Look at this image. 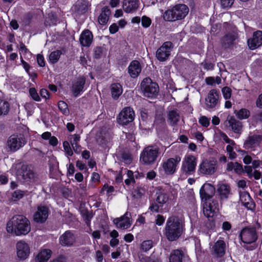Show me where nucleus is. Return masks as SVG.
I'll return each mask as SVG.
<instances>
[{
  "instance_id": "obj_48",
  "label": "nucleus",
  "mask_w": 262,
  "mask_h": 262,
  "mask_svg": "<svg viewBox=\"0 0 262 262\" xmlns=\"http://www.w3.org/2000/svg\"><path fill=\"white\" fill-rule=\"evenodd\" d=\"M68 140L72 146L78 144L80 140V136L79 134L70 135L68 137Z\"/></svg>"
},
{
  "instance_id": "obj_11",
  "label": "nucleus",
  "mask_w": 262,
  "mask_h": 262,
  "mask_svg": "<svg viewBox=\"0 0 262 262\" xmlns=\"http://www.w3.org/2000/svg\"><path fill=\"white\" fill-rule=\"evenodd\" d=\"M215 191V187L210 184L205 183L200 188V198L203 202V206L204 207L205 203L207 205H211L212 202L210 199L213 196Z\"/></svg>"
},
{
  "instance_id": "obj_62",
  "label": "nucleus",
  "mask_w": 262,
  "mask_h": 262,
  "mask_svg": "<svg viewBox=\"0 0 262 262\" xmlns=\"http://www.w3.org/2000/svg\"><path fill=\"white\" fill-rule=\"evenodd\" d=\"M221 136L226 143H228L232 145L235 144L234 141L230 139L225 133L222 132L221 133Z\"/></svg>"
},
{
  "instance_id": "obj_35",
  "label": "nucleus",
  "mask_w": 262,
  "mask_h": 262,
  "mask_svg": "<svg viewBox=\"0 0 262 262\" xmlns=\"http://www.w3.org/2000/svg\"><path fill=\"white\" fill-rule=\"evenodd\" d=\"M111 94L113 98L117 100L122 94V86L119 83H114L111 86Z\"/></svg>"
},
{
  "instance_id": "obj_5",
  "label": "nucleus",
  "mask_w": 262,
  "mask_h": 262,
  "mask_svg": "<svg viewBox=\"0 0 262 262\" xmlns=\"http://www.w3.org/2000/svg\"><path fill=\"white\" fill-rule=\"evenodd\" d=\"M140 89L143 96L149 99L156 98L159 92L158 83L153 81L149 77H145L142 80Z\"/></svg>"
},
{
  "instance_id": "obj_17",
  "label": "nucleus",
  "mask_w": 262,
  "mask_h": 262,
  "mask_svg": "<svg viewBox=\"0 0 262 262\" xmlns=\"http://www.w3.org/2000/svg\"><path fill=\"white\" fill-rule=\"evenodd\" d=\"M184 250L182 248L172 250L169 255V262H185L189 260L188 255Z\"/></svg>"
},
{
  "instance_id": "obj_3",
  "label": "nucleus",
  "mask_w": 262,
  "mask_h": 262,
  "mask_svg": "<svg viewBox=\"0 0 262 262\" xmlns=\"http://www.w3.org/2000/svg\"><path fill=\"white\" fill-rule=\"evenodd\" d=\"M189 12V8L184 4H176L163 13V19L167 21H174L184 19Z\"/></svg>"
},
{
  "instance_id": "obj_8",
  "label": "nucleus",
  "mask_w": 262,
  "mask_h": 262,
  "mask_svg": "<svg viewBox=\"0 0 262 262\" xmlns=\"http://www.w3.org/2000/svg\"><path fill=\"white\" fill-rule=\"evenodd\" d=\"M181 161V158L177 156L174 158H170L164 161L159 167V171H163L166 175H172L176 172L177 166Z\"/></svg>"
},
{
  "instance_id": "obj_24",
  "label": "nucleus",
  "mask_w": 262,
  "mask_h": 262,
  "mask_svg": "<svg viewBox=\"0 0 262 262\" xmlns=\"http://www.w3.org/2000/svg\"><path fill=\"white\" fill-rule=\"evenodd\" d=\"M59 243L62 246L71 247L76 242L75 235L70 231H66L59 237Z\"/></svg>"
},
{
  "instance_id": "obj_63",
  "label": "nucleus",
  "mask_w": 262,
  "mask_h": 262,
  "mask_svg": "<svg viewBox=\"0 0 262 262\" xmlns=\"http://www.w3.org/2000/svg\"><path fill=\"white\" fill-rule=\"evenodd\" d=\"M165 218L161 214H158L155 220V223L158 226H162L165 222Z\"/></svg>"
},
{
  "instance_id": "obj_7",
  "label": "nucleus",
  "mask_w": 262,
  "mask_h": 262,
  "mask_svg": "<svg viewBox=\"0 0 262 262\" xmlns=\"http://www.w3.org/2000/svg\"><path fill=\"white\" fill-rule=\"evenodd\" d=\"M241 241L246 244L255 243L258 239V233L255 226H247L242 228L239 234Z\"/></svg>"
},
{
  "instance_id": "obj_46",
  "label": "nucleus",
  "mask_w": 262,
  "mask_h": 262,
  "mask_svg": "<svg viewBox=\"0 0 262 262\" xmlns=\"http://www.w3.org/2000/svg\"><path fill=\"white\" fill-rule=\"evenodd\" d=\"M58 107L60 111L64 115L69 114L68 104L64 101L60 100L58 102Z\"/></svg>"
},
{
  "instance_id": "obj_33",
  "label": "nucleus",
  "mask_w": 262,
  "mask_h": 262,
  "mask_svg": "<svg viewBox=\"0 0 262 262\" xmlns=\"http://www.w3.org/2000/svg\"><path fill=\"white\" fill-rule=\"evenodd\" d=\"M111 14L110 9L107 6H105L102 8L101 13L98 16V22L102 26L105 25L110 18V16Z\"/></svg>"
},
{
  "instance_id": "obj_41",
  "label": "nucleus",
  "mask_w": 262,
  "mask_h": 262,
  "mask_svg": "<svg viewBox=\"0 0 262 262\" xmlns=\"http://www.w3.org/2000/svg\"><path fill=\"white\" fill-rule=\"evenodd\" d=\"M10 110V105L8 102L0 100V116L6 115Z\"/></svg>"
},
{
  "instance_id": "obj_58",
  "label": "nucleus",
  "mask_w": 262,
  "mask_h": 262,
  "mask_svg": "<svg viewBox=\"0 0 262 262\" xmlns=\"http://www.w3.org/2000/svg\"><path fill=\"white\" fill-rule=\"evenodd\" d=\"M243 206L248 210H250L251 211H254L255 210L256 204L252 199V200L247 202Z\"/></svg>"
},
{
  "instance_id": "obj_56",
  "label": "nucleus",
  "mask_w": 262,
  "mask_h": 262,
  "mask_svg": "<svg viewBox=\"0 0 262 262\" xmlns=\"http://www.w3.org/2000/svg\"><path fill=\"white\" fill-rule=\"evenodd\" d=\"M199 123L203 127H207L210 125V120L205 116H201L199 120Z\"/></svg>"
},
{
  "instance_id": "obj_13",
  "label": "nucleus",
  "mask_w": 262,
  "mask_h": 262,
  "mask_svg": "<svg viewBox=\"0 0 262 262\" xmlns=\"http://www.w3.org/2000/svg\"><path fill=\"white\" fill-rule=\"evenodd\" d=\"M174 45L170 41L164 42L156 52V57L160 61H165L170 55Z\"/></svg>"
},
{
  "instance_id": "obj_50",
  "label": "nucleus",
  "mask_w": 262,
  "mask_h": 262,
  "mask_svg": "<svg viewBox=\"0 0 262 262\" xmlns=\"http://www.w3.org/2000/svg\"><path fill=\"white\" fill-rule=\"evenodd\" d=\"M29 94L30 97L32 98L33 100H34L35 101L39 102L41 101V98L40 96H39L38 94L37 93V92L35 88H30L29 91Z\"/></svg>"
},
{
  "instance_id": "obj_19",
  "label": "nucleus",
  "mask_w": 262,
  "mask_h": 262,
  "mask_svg": "<svg viewBox=\"0 0 262 262\" xmlns=\"http://www.w3.org/2000/svg\"><path fill=\"white\" fill-rule=\"evenodd\" d=\"M226 244L223 239H218L211 248V254L216 258H222L226 254Z\"/></svg>"
},
{
  "instance_id": "obj_30",
  "label": "nucleus",
  "mask_w": 262,
  "mask_h": 262,
  "mask_svg": "<svg viewBox=\"0 0 262 262\" xmlns=\"http://www.w3.org/2000/svg\"><path fill=\"white\" fill-rule=\"evenodd\" d=\"M262 141V136L253 135L249 136L244 144V147L248 149L252 147L255 144H259Z\"/></svg>"
},
{
  "instance_id": "obj_14",
  "label": "nucleus",
  "mask_w": 262,
  "mask_h": 262,
  "mask_svg": "<svg viewBox=\"0 0 262 262\" xmlns=\"http://www.w3.org/2000/svg\"><path fill=\"white\" fill-rule=\"evenodd\" d=\"M86 78L79 76L72 82L70 90L75 97H78L85 90Z\"/></svg>"
},
{
  "instance_id": "obj_36",
  "label": "nucleus",
  "mask_w": 262,
  "mask_h": 262,
  "mask_svg": "<svg viewBox=\"0 0 262 262\" xmlns=\"http://www.w3.org/2000/svg\"><path fill=\"white\" fill-rule=\"evenodd\" d=\"M158 194L156 201L161 206V210L163 205L168 202L169 200V195L167 193L163 192L157 193Z\"/></svg>"
},
{
  "instance_id": "obj_22",
  "label": "nucleus",
  "mask_w": 262,
  "mask_h": 262,
  "mask_svg": "<svg viewBox=\"0 0 262 262\" xmlns=\"http://www.w3.org/2000/svg\"><path fill=\"white\" fill-rule=\"evenodd\" d=\"M196 166V158L194 156L189 155L187 157L185 163L182 164L181 170L187 175H191L195 172Z\"/></svg>"
},
{
  "instance_id": "obj_40",
  "label": "nucleus",
  "mask_w": 262,
  "mask_h": 262,
  "mask_svg": "<svg viewBox=\"0 0 262 262\" xmlns=\"http://www.w3.org/2000/svg\"><path fill=\"white\" fill-rule=\"evenodd\" d=\"M62 53L61 51L57 50L52 52L49 57L50 62L52 64H55L58 62Z\"/></svg>"
},
{
  "instance_id": "obj_45",
  "label": "nucleus",
  "mask_w": 262,
  "mask_h": 262,
  "mask_svg": "<svg viewBox=\"0 0 262 262\" xmlns=\"http://www.w3.org/2000/svg\"><path fill=\"white\" fill-rule=\"evenodd\" d=\"M160 208H161V206L156 202V201L150 202V205L148 208V210L152 213L160 212Z\"/></svg>"
},
{
  "instance_id": "obj_60",
  "label": "nucleus",
  "mask_w": 262,
  "mask_h": 262,
  "mask_svg": "<svg viewBox=\"0 0 262 262\" xmlns=\"http://www.w3.org/2000/svg\"><path fill=\"white\" fill-rule=\"evenodd\" d=\"M129 60V57L127 55H124L121 56V58L119 59L118 63L121 66H126Z\"/></svg>"
},
{
  "instance_id": "obj_20",
  "label": "nucleus",
  "mask_w": 262,
  "mask_h": 262,
  "mask_svg": "<svg viewBox=\"0 0 262 262\" xmlns=\"http://www.w3.org/2000/svg\"><path fill=\"white\" fill-rule=\"evenodd\" d=\"M16 254L19 260H25L30 254V249L29 245L23 240L17 242L16 245Z\"/></svg>"
},
{
  "instance_id": "obj_31",
  "label": "nucleus",
  "mask_w": 262,
  "mask_h": 262,
  "mask_svg": "<svg viewBox=\"0 0 262 262\" xmlns=\"http://www.w3.org/2000/svg\"><path fill=\"white\" fill-rule=\"evenodd\" d=\"M139 5L138 0H124L123 2V8L126 13H130L136 10Z\"/></svg>"
},
{
  "instance_id": "obj_10",
  "label": "nucleus",
  "mask_w": 262,
  "mask_h": 262,
  "mask_svg": "<svg viewBox=\"0 0 262 262\" xmlns=\"http://www.w3.org/2000/svg\"><path fill=\"white\" fill-rule=\"evenodd\" d=\"M135 114L133 108L130 106L124 107L117 117V123L125 126L128 125L135 119Z\"/></svg>"
},
{
  "instance_id": "obj_51",
  "label": "nucleus",
  "mask_w": 262,
  "mask_h": 262,
  "mask_svg": "<svg viewBox=\"0 0 262 262\" xmlns=\"http://www.w3.org/2000/svg\"><path fill=\"white\" fill-rule=\"evenodd\" d=\"M145 193V189L141 187H137L133 191V196L137 199H140Z\"/></svg>"
},
{
  "instance_id": "obj_42",
  "label": "nucleus",
  "mask_w": 262,
  "mask_h": 262,
  "mask_svg": "<svg viewBox=\"0 0 262 262\" xmlns=\"http://www.w3.org/2000/svg\"><path fill=\"white\" fill-rule=\"evenodd\" d=\"M27 191L16 190L12 193L11 200L13 202H16L21 199L26 194Z\"/></svg>"
},
{
  "instance_id": "obj_64",
  "label": "nucleus",
  "mask_w": 262,
  "mask_h": 262,
  "mask_svg": "<svg viewBox=\"0 0 262 262\" xmlns=\"http://www.w3.org/2000/svg\"><path fill=\"white\" fill-rule=\"evenodd\" d=\"M76 166L80 170H85V171H88L86 165L80 160H77L76 161Z\"/></svg>"
},
{
  "instance_id": "obj_6",
  "label": "nucleus",
  "mask_w": 262,
  "mask_h": 262,
  "mask_svg": "<svg viewBox=\"0 0 262 262\" xmlns=\"http://www.w3.org/2000/svg\"><path fill=\"white\" fill-rule=\"evenodd\" d=\"M160 154L159 147L148 146L145 147L140 156V161L145 165H151L155 164Z\"/></svg>"
},
{
  "instance_id": "obj_4",
  "label": "nucleus",
  "mask_w": 262,
  "mask_h": 262,
  "mask_svg": "<svg viewBox=\"0 0 262 262\" xmlns=\"http://www.w3.org/2000/svg\"><path fill=\"white\" fill-rule=\"evenodd\" d=\"M212 205L205 203L203 207L204 215L208 219L205 222V226L208 230L215 231V222L214 216L219 210V203L217 201H213Z\"/></svg>"
},
{
  "instance_id": "obj_18",
  "label": "nucleus",
  "mask_w": 262,
  "mask_h": 262,
  "mask_svg": "<svg viewBox=\"0 0 262 262\" xmlns=\"http://www.w3.org/2000/svg\"><path fill=\"white\" fill-rule=\"evenodd\" d=\"M216 165V161L205 160L200 165L199 170L203 174L211 175L215 172Z\"/></svg>"
},
{
  "instance_id": "obj_25",
  "label": "nucleus",
  "mask_w": 262,
  "mask_h": 262,
  "mask_svg": "<svg viewBox=\"0 0 262 262\" xmlns=\"http://www.w3.org/2000/svg\"><path fill=\"white\" fill-rule=\"evenodd\" d=\"M247 43L251 50H254L262 45V31L254 32L252 37L248 39Z\"/></svg>"
},
{
  "instance_id": "obj_54",
  "label": "nucleus",
  "mask_w": 262,
  "mask_h": 262,
  "mask_svg": "<svg viewBox=\"0 0 262 262\" xmlns=\"http://www.w3.org/2000/svg\"><path fill=\"white\" fill-rule=\"evenodd\" d=\"M223 97L225 99L228 100L231 98L232 90L228 86H224L222 89Z\"/></svg>"
},
{
  "instance_id": "obj_39",
  "label": "nucleus",
  "mask_w": 262,
  "mask_h": 262,
  "mask_svg": "<svg viewBox=\"0 0 262 262\" xmlns=\"http://www.w3.org/2000/svg\"><path fill=\"white\" fill-rule=\"evenodd\" d=\"M180 115L177 110H172L169 112L168 118L172 125H175L179 120Z\"/></svg>"
},
{
  "instance_id": "obj_29",
  "label": "nucleus",
  "mask_w": 262,
  "mask_h": 262,
  "mask_svg": "<svg viewBox=\"0 0 262 262\" xmlns=\"http://www.w3.org/2000/svg\"><path fill=\"white\" fill-rule=\"evenodd\" d=\"M227 125L235 133L241 134L243 125L241 121L236 120L234 116H230L226 120Z\"/></svg>"
},
{
  "instance_id": "obj_28",
  "label": "nucleus",
  "mask_w": 262,
  "mask_h": 262,
  "mask_svg": "<svg viewBox=\"0 0 262 262\" xmlns=\"http://www.w3.org/2000/svg\"><path fill=\"white\" fill-rule=\"evenodd\" d=\"M93 41V35L89 29H84L81 33L79 42L83 47H89Z\"/></svg>"
},
{
  "instance_id": "obj_34",
  "label": "nucleus",
  "mask_w": 262,
  "mask_h": 262,
  "mask_svg": "<svg viewBox=\"0 0 262 262\" xmlns=\"http://www.w3.org/2000/svg\"><path fill=\"white\" fill-rule=\"evenodd\" d=\"M52 252L50 249H43L38 253L36 257L37 262H47L51 257Z\"/></svg>"
},
{
  "instance_id": "obj_27",
  "label": "nucleus",
  "mask_w": 262,
  "mask_h": 262,
  "mask_svg": "<svg viewBox=\"0 0 262 262\" xmlns=\"http://www.w3.org/2000/svg\"><path fill=\"white\" fill-rule=\"evenodd\" d=\"M216 192L220 200H226L231 194L230 186L227 183H219Z\"/></svg>"
},
{
  "instance_id": "obj_55",
  "label": "nucleus",
  "mask_w": 262,
  "mask_h": 262,
  "mask_svg": "<svg viewBox=\"0 0 262 262\" xmlns=\"http://www.w3.org/2000/svg\"><path fill=\"white\" fill-rule=\"evenodd\" d=\"M151 23V20L149 17L145 15L142 17L141 24L143 27L145 28H148L150 26Z\"/></svg>"
},
{
  "instance_id": "obj_21",
  "label": "nucleus",
  "mask_w": 262,
  "mask_h": 262,
  "mask_svg": "<svg viewBox=\"0 0 262 262\" xmlns=\"http://www.w3.org/2000/svg\"><path fill=\"white\" fill-rule=\"evenodd\" d=\"M49 213V209L46 206H39L33 215V220L37 223L43 224L48 219Z\"/></svg>"
},
{
  "instance_id": "obj_53",
  "label": "nucleus",
  "mask_w": 262,
  "mask_h": 262,
  "mask_svg": "<svg viewBox=\"0 0 262 262\" xmlns=\"http://www.w3.org/2000/svg\"><path fill=\"white\" fill-rule=\"evenodd\" d=\"M70 142L68 141L63 142V149L68 156H72L73 155V149L70 146Z\"/></svg>"
},
{
  "instance_id": "obj_57",
  "label": "nucleus",
  "mask_w": 262,
  "mask_h": 262,
  "mask_svg": "<svg viewBox=\"0 0 262 262\" xmlns=\"http://www.w3.org/2000/svg\"><path fill=\"white\" fill-rule=\"evenodd\" d=\"M36 61L40 67H44L46 65V61L43 55L38 54L36 56Z\"/></svg>"
},
{
  "instance_id": "obj_47",
  "label": "nucleus",
  "mask_w": 262,
  "mask_h": 262,
  "mask_svg": "<svg viewBox=\"0 0 262 262\" xmlns=\"http://www.w3.org/2000/svg\"><path fill=\"white\" fill-rule=\"evenodd\" d=\"M103 52L102 47L97 46L93 50V57L95 59H99L101 58Z\"/></svg>"
},
{
  "instance_id": "obj_52",
  "label": "nucleus",
  "mask_w": 262,
  "mask_h": 262,
  "mask_svg": "<svg viewBox=\"0 0 262 262\" xmlns=\"http://www.w3.org/2000/svg\"><path fill=\"white\" fill-rule=\"evenodd\" d=\"M140 118L143 122H146L148 117V111L145 107H142L139 109Z\"/></svg>"
},
{
  "instance_id": "obj_1",
  "label": "nucleus",
  "mask_w": 262,
  "mask_h": 262,
  "mask_svg": "<svg viewBox=\"0 0 262 262\" xmlns=\"http://www.w3.org/2000/svg\"><path fill=\"white\" fill-rule=\"evenodd\" d=\"M184 228L183 220L177 215L170 216L167 220L163 232L170 242L177 241L182 236Z\"/></svg>"
},
{
  "instance_id": "obj_32",
  "label": "nucleus",
  "mask_w": 262,
  "mask_h": 262,
  "mask_svg": "<svg viewBox=\"0 0 262 262\" xmlns=\"http://www.w3.org/2000/svg\"><path fill=\"white\" fill-rule=\"evenodd\" d=\"M79 211L83 222L88 227H90L91 220L94 215L93 211H89L87 208H80Z\"/></svg>"
},
{
  "instance_id": "obj_16",
  "label": "nucleus",
  "mask_w": 262,
  "mask_h": 262,
  "mask_svg": "<svg viewBox=\"0 0 262 262\" xmlns=\"http://www.w3.org/2000/svg\"><path fill=\"white\" fill-rule=\"evenodd\" d=\"M89 6L87 0H78L72 7L73 14L76 17H79L87 12Z\"/></svg>"
},
{
  "instance_id": "obj_44",
  "label": "nucleus",
  "mask_w": 262,
  "mask_h": 262,
  "mask_svg": "<svg viewBox=\"0 0 262 262\" xmlns=\"http://www.w3.org/2000/svg\"><path fill=\"white\" fill-rule=\"evenodd\" d=\"M239 198L243 205L246 204L247 202L252 200V198L248 191H240Z\"/></svg>"
},
{
  "instance_id": "obj_2",
  "label": "nucleus",
  "mask_w": 262,
  "mask_h": 262,
  "mask_svg": "<svg viewBox=\"0 0 262 262\" xmlns=\"http://www.w3.org/2000/svg\"><path fill=\"white\" fill-rule=\"evenodd\" d=\"M7 231L14 233L16 236L26 235L31 230L29 220L23 215L13 216L7 224Z\"/></svg>"
},
{
  "instance_id": "obj_38",
  "label": "nucleus",
  "mask_w": 262,
  "mask_h": 262,
  "mask_svg": "<svg viewBox=\"0 0 262 262\" xmlns=\"http://www.w3.org/2000/svg\"><path fill=\"white\" fill-rule=\"evenodd\" d=\"M235 37L234 35L231 34H226L222 38L223 46L225 48L229 47L233 44Z\"/></svg>"
},
{
  "instance_id": "obj_15",
  "label": "nucleus",
  "mask_w": 262,
  "mask_h": 262,
  "mask_svg": "<svg viewBox=\"0 0 262 262\" xmlns=\"http://www.w3.org/2000/svg\"><path fill=\"white\" fill-rule=\"evenodd\" d=\"M7 143L10 150L15 152L24 146L26 141L23 137L12 135L9 138Z\"/></svg>"
},
{
  "instance_id": "obj_12",
  "label": "nucleus",
  "mask_w": 262,
  "mask_h": 262,
  "mask_svg": "<svg viewBox=\"0 0 262 262\" xmlns=\"http://www.w3.org/2000/svg\"><path fill=\"white\" fill-rule=\"evenodd\" d=\"M220 104V92L216 89L209 91L205 98V108L210 110L215 108Z\"/></svg>"
},
{
  "instance_id": "obj_59",
  "label": "nucleus",
  "mask_w": 262,
  "mask_h": 262,
  "mask_svg": "<svg viewBox=\"0 0 262 262\" xmlns=\"http://www.w3.org/2000/svg\"><path fill=\"white\" fill-rule=\"evenodd\" d=\"M234 171L235 173L241 174L244 172V169L242 164L239 163L237 162H235V166L234 168Z\"/></svg>"
},
{
  "instance_id": "obj_9",
  "label": "nucleus",
  "mask_w": 262,
  "mask_h": 262,
  "mask_svg": "<svg viewBox=\"0 0 262 262\" xmlns=\"http://www.w3.org/2000/svg\"><path fill=\"white\" fill-rule=\"evenodd\" d=\"M17 174L21 177L22 179L28 183H35L37 182V174L28 165L23 164L17 170Z\"/></svg>"
},
{
  "instance_id": "obj_43",
  "label": "nucleus",
  "mask_w": 262,
  "mask_h": 262,
  "mask_svg": "<svg viewBox=\"0 0 262 262\" xmlns=\"http://www.w3.org/2000/svg\"><path fill=\"white\" fill-rule=\"evenodd\" d=\"M153 246V241L152 240L144 241L141 245V249L143 251L147 252L152 248Z\"/></svg>"
},
{
  "instance_id": "obj_49",
  "label": "nucleus",
  "mask_w": 262,
  "mask_h": 262,
  "mask_svg": "<svg viewBox=\"0 0 262 262\" xmlns=\"http://www.w3.org/2000/svg\"><path fill=\"white\" fill-rule=\"evenodd\" d=\"M33 18V15L31 12L25 14L23 18V22L25 26H29Z\"/></svg>"
},
{
  "instance_id": "obj_26",
  "label": "nucleus",
  "mask_w": 262,
  "mask_h": 262,
  "mask_svg": "<svg viewBox=\"0 0 262 262\" xmlns=\"http://www.w3.org/2000/svg\"><path fill=\"white\" fill-rule=\"evenodd\" d=\"M142 67L140 62L137 60H132L128 68L127 72L131 78H137L141 73Z\"/></svg>"
},
{
  "instance_id": "obj_61",
  "label": "nucleus",
  "mask_w": 262,
  "mask_h": 262,
  "mask_svg": "<svg viewBox=\"0 0 262 262\" xmlns=\"http://www.w3.org/2000/svg\"><path fill=\"white\" fill-rule=\"evenodd\" d=\"M50 262H67V257L63 254H60Z\"/></svg>"
},
{
  "instance_id": "obj_23",
  "label": "nucleus",
  "mask_w": 262,
  "mask_h": 262,
  "mask_svg": "<svg viewBox=\"0 0 262 262\" xmlns=\"http://www.w3.org/2000/svg\"><path fill=\"white\" fill-rule=\"evenodd\" d=\"M130 216V213L127 211L121 217L115 219L113 222L118 228L127 229L132 224Z\"/></svg>"
},
{
  "instance_id": "obj_37",
  "label": "nucleus",
  "mask_w": 262,
  "mask_h": 262,
  "mask_svg": "<svg viewBox=\"0 0 262 262\" xmlns=\"http://www.w3.org/2000/svg\"><path fill=\"white\" fill-rule=\"evenodd\" d=\"M234 113L235 114L237 118L239 120L248 119L250 115V111L245 108H242L239 111L235 110L234 111Z\"/></svg>"
}]
</instances>
